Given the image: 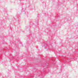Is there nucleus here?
I'll use <instances>...</instances> for the list:
<instances>
[{
	"label": "nucleus",
	"mask_w": 78,
	"mask_h": 78,
	"mask_svg": "<svg viewBox=\"0 0 78 78\" xmlns=\"http://www.w3.org/2000/svg\"><path fill=\"white\" fill-rule=\"evenodd\" d=\"M44 69H47V66H44L43 67Z\"/></svg>",
	"instance_id": "f257e3e1"
},
{
	"label": "nucleus",
	"mask_w": 78,
	"mask_h": 78,
	"mask_svg": "<svg viewBox=\"0 0 78 78\" xmlns=\"http://www.w3.org/2000/svg\"><path fill=\"white\" fill-rule=\"evenodd\" d=\"M16 54H17V55H19V52H18V53H16Z\"/></svg>",
	"instance_id": "f03ea898"
},
{
	"label": "nucleus",
	"mask_w": 78,
	"mask_h": 78,
	"mask_svg": "<svg viewBox=\"0 0 78 78\" xmlns=\"http://www.w3.org/2000/svg\"><path fill=\"white\" fill-rule=\"evenodd\" d=\"M48 72H50V70H48Z\"/></svg>",
	"instance_id": "7ed1b4c3"
}]
</instances>
